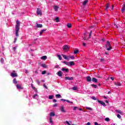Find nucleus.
<instances>
[{
	"instance_id": "nucleus-1",
	"label": "nucleus",
	"mask_w": 125,
	"mask_h": 125,
	"mask_svg": "<svg viewBox=\"0 0 125 125\" xmlns=\"http://www.w3.org/2000/svg\"><path fill=\"white\" fill-rule=\"evenodd\" d=\"M16 36L19 37V30L20 29V21L17 20L16 21Z\"/></svg>"
},
{
	"instance_id": "nucleus-2",
	"label": "nucleus",
	"mask_w": 125,
	"mask_h": 125,
	"mask_svg": "<svg viewBox=\"0 0 125 125\" xmlns=\"http://www.w3.org/2000/svg\"><path fill=\"white\" fill-rule=\"evenodd\" d=\"M105 47L107 49V50H111V49H112V47H111V44H110V42H107Z\"/></svg>"
},
{
	"instance_id": "nucleus-3",
	"label": "nucleus",
	"mask_w": 125,
	"mask_h": 125,
	"mask_svg": "<svg viewBox=\"0 0 125 125\" xmlns=\"http://www.w3.org/2000/svg\"><path fill=\"white\" fill-rule=\"evenodd\" d=\"M63 49L65 52H67V51H69L70 48H69V46H68L67 45H65L63 46Z\"/></svg>"
},
{
	"instance_id": "nucleus-4",
	"label": "nucleus",
	"mask_w": 125,
	"mask_h": 125,
	"mask_svg": "<svg viewBox=\"0 0 125 125\" xmlns=\"http://www.w3.org/2000/svg\"><path fill=\"white\" fill-rule=\"evenodd\" d=\"M60 110L62 113H66V110H65V107L64 106L62 105L60 107Z\"/></svg>"
},
{
	"instance_id": "nucleus-5",
	"label": "nucleus",
	"mask_w": 125,
	"mask_h": 125,
	"mask_svg": "<svg viewBox=\"0 0 125 125\" xmlns=\"http://www.w3.org/2000/svg\"><path fill=\"white\" fill-rule=\"evenodd\" d=\"M37 15H40V16H42V10L40 9L39 8H38L37 11Z\"/></svg>"
},
{
	"instance_id": "nucleus-6",
	"label": "nucleus",
	"mask_w": 125,
	"mask_h": 125,
	"mask_svg": "<svg viewBox=\"0 0 125 125\" xmlns=\"http://www.w3.org/2000/svg\"><path fill=\"white\" fill-rule=\"evenodd\" d=\"M11 76L12 78H15V77H17V73H15V71L14 70L13 72L11 73Z\"/></svg>"
},
{
	"instance_id": "nucleus-7",
	"label": "nucleus",
	"mask_w": 125,
	"mask_h": 125,
	"mask_svg": "<svg viewBox=\"0 0 125 125\" xmlns=\"http://www.w3.org/2000/svg\"><path fill=\"white\" fill-rule=\"evenodd\" d=\"M98 103H100V104H101V105H103V106H104V107L106 106V104H105V103H104V102L98 100Z\"/></svg>"
},
{
	"instance_id": "nucleus-8",
	"label": "nucleus",
	"mask_w": 125,
	"mask_h": 125,
	"mask_svg": "<svg viewBox=\"0 0 125 125\" xmlns=\"http://www.w3.org/2000/svg\"><path fill=\"white\" fill-rule=\"evenodd\" d=\"M65 80L68 81H72V80H74V77H65L64 78Z\"/></svg>"
},
{
	"instance_id": "nucleus-9",
	"label": "nucleus",
	"mask_w": 125,
	"mask_h": 125,
	"mask_svg": "<svg viewBox=\"0 0 125 125\" xmlns=\"http://www.w3.org/2000/svg\"><path fill=\"white\" fill-rule=\"evenodd\" d=\"M114 84L116 85L117 86H121L122 85V84L121 83V82H114Z\"/></svg>"
},
{
	"instance_id": "nucleus-10",
	"label": "nucleus",
	"mask_w": 125,
	"mask_h": 125,
	"mask_svg": "<svg viewBox=\"0 0 125 125\" xmlns=\"http://www.w3.org/2000/svg\"><path fill=\"white\" fill-rule=\"evenodd\" d=\"M116 112L118 113V114H120L122 115H124V112L120 110H118V109L116 110Z\"/></svg>"
},
{
	"instance_id": "nucleus-11",
	"label": "nucleus",
	"mask_w": 125,
	"mask_h": 125,
	"mask_svg": "<svg viewBox=\"0 0 125 125\" xmlns=\"http://www.w3.org/2000/svg\"><path fill=\"white\" fill-rule=\"evenodd\" d=\"M61 101H63V102H65L66 101L68 103H71L72 104L73 103L72 102H70V101H69L68 100H65V99H61Z\"/></svg>"
},
{
	"instance_id": "nucleus-12",
	"label": "nucleus",
	"mask_w": 125,
	"mask_h": 125,
	"mask_svg": "<svg viewBox=\"0 0 125 125\" xmlns=\"http://www.w3.org/2000/svg\"><path fill=\"white\" fill-rule=\"evenodd\" d=\"M87 82H88L90 83V82H91V77L90 76H87L86 78Z\"/></svg>"
},
{
	"instance_id": "nucleus-13",
	"label": "nucleus",
	"mask_w": 125,
	"mask_h": 125,
	"mask_svg": "<svg viewBox=\"0 0 125 125\" xmlns=\"http://www.w3.org/2000/svg\"><path fill=\"white\" fill-rule=\"evenodd\" d=\"M62 71H63V72H69V69H68V68H62Z\"/></svg>"
},
{
	"instance_id": "nucleus-14",
	"label": "nucleus",
	"mask_w": 125,
	"mask_h": 125,
	"mask_svg": "<svg viewBox=\"0 0 125 125\" xmlns=\"http://www.w3.org/2000/svg\"><path fill=\"white\" fill-rule=\"evenodd\" d=\"M62 57H63L64 59H65L66 60H68V59H69V57H67V56L63 55V54H62Z\"/></svg>"
},
{
	"instance_id": "nucleus-15",
	"label": "nucleus",
	"mask_w": 125,
	"mask_h": 125,
	"mask_svg": "<svg viewBox=\"0 0 125 125\" xmlns=\"http://www.w3.org/2000/svg\"><path fill=\"white\" fill-rule=\"evenodd\" d=\"M57 75L59 77H62V72H61V71H59L58 72Z\"/></svg>"
},
{
	"instance_id": "nucleus-16",
	"label": "nucleus",
	"mask_w": 125,
	"mask_h": 125,
	"mask_svg": "<svg viewBox=\"0 0 125 125\" xmlns=\"http://www.w3.org/2000/svg\"><path fill=\"white\" fill-rule=\"evenodd\" d=\"M17 87L18 89H23V87H22L21 85H18V84H17Z\"/></svg>"
},
{
	"instance_id": "nucleus-17",
	"label": "nucleus",
	"mask_w": 125,
	"mask_h": 125,
	"mask_svg": "<svg viewBox=\"0 0 125 125\" xmlns=\"http://www.w3.org/2000/svg\"><path fill=\"white\" fill-rule=\"evenodd\" d=\"M47 58V57L46 56H42L41 58V59L42 60H46V59Z\"/></svg>"
},
{
	"instance_id": "nucleus-18",
	"label": "nucleus",
	"mask_w": 125,
	"mask_h": 125,
	"mask_svg": "<svg viewBox=\"0 0 125 125\" xmlns=\"http://www.w3.org/2000/svg\"><path fill=\"white\" fill-rule=\"evenodd\" d=\"M45 31H46V29L42 30L40 31V36H42V34H43V32H45Z\"/></svg>"
},
{
	"instance_id": "nucleus-19",
	"label": "nucleus",
	"mask_w": 125,
	"mask_h": 125,
	"mask_svg": "<svg viewBox=\"0 0 125 125\" xmlns=\"http://www.w3.org/2000/svg\"><path fill=\"white\" fill-rule=\"evenodd\" d=\"M92 81L93 83H97V82H98L97 79L95 78H93L92 79Z\"/></svg>"
},
{
	"instance_id": "nucleus-20",
	"label": "nucleus",
	"mask_w": 125,
	"mask_h": 125,
	"mask_svg": "<svg viewBox=\"0 0 125 125\" xmlns=\"http://www.w3.org/2000/svg\"><path fill=\"white\" fill-rule=\"evenodd\" d=\"M125 3L124 4V6L123 7V8L121 10L122 13H124V12H125Z\"/></svg>"
},
{
	"instance_id": "nucleus-21",
	"label": "nucleus",
	"mask_w": 125,
	"mask_h": 125,
	"mask_svg": "<svg viewBox=\"0 0 125 125\" xmlns=\"http://www.w3.org/2000/svg\"><path fill=\"white\" fill-rule=\"evenodd\" d=\"M36 27L37 28H42V24H37Z\"/></svg>"
},
{
	"instance_id": "nucleus-22",
	"label": "nucleus",
	"mask_w": 125,
	"mask_h": 125,
	"mask_svg": "<svg viewBox=\"0 0 125 125\" xmlns=\"http://www.w3.org/2000/svg\"><path fill=\"white\" fill-rule=\"evenodd\" d=\"M87 2H88V0H85L83 2V5L84 6L86 3H87Z\"/></svg>"
},
{
	"instance_id": "nucleus-23",
	"label": "nucleus",
	"mask_w": 125,
	"mask_h": 125,
	"mask_svg": "<svg viewBox=\"0 0 125 125\" xmlns=\"http://www.w3.org/2000/svg\"><path fill=\"white\" fill-rule=\"evenodd\" d=\"M58 8H59V7H58L57 6H54V9H55V11H58Z\"/></svg>"
},
{
	"instance_id": "nucleus-24",
	"label": "nucleus",
	"mask_w": 125,
	"mask_h": 125,
	"mask_svg": "<svg viewBox=\"0 0 125 125\" xmlns=\"http://www.w3.org/2000/svg\"><path fill=\"white\" fill-rule=\"evenodd\" d=\"M39 95H38V94H35L33 96V98H34V99H37Z\"/></svg>"
},
{
	"instance_id": "nucleus-25",
	"label": "nucleus",
	"mask_w": 125,
	"mask_h": 125,
	"mask_svg": "<svg viewBox=\"0 0 125 125\" xmlns=\"http://www.w3.org/2000/svg\"><path fill=\"white\" fill-rule=\"evenodd\" d=\"M75 65V63L74 62H69V66H74Z\"/></svg>"
},
{
	"instance_id": "nucleus-26",
	"label": "nucleus",
	"mask_w": 125,
	"mask_h": 125,
	"mask_svg": "<svg viewBox=\"0 0 125 125\" xmlns=\"http://www.w3.org/2000/svg\"><path fill=\"white\" fill-rule=\"evenodd\" d=\"M50 116H51V117H54V116H55V113L54 112H51L50 113Z\"/></svg>"
},
{
	"instance_id": "nucleus-27",
	"label": "nucleus",
	"mask_w": 125,
	"mask_h": 125,
	"mask_svg": "<svg viewBox=\"0 0 125 125\" xmlns=\"http://www.w3.org/2000/svg\"><path fill=\"white\" fill-rule=\"evenodd\" d=\"M55 21H56V22H59V18L58 17H57L56 18V19H55Z\"/></svg>"
},
{
	"instance_id": "nucleus-28",
	"label": "nucleus",
	"mask_w": 125,
	"mask_h": 125,
	"mask_svg": "<svg viewBox=\"0 0 125 125\" xmlns=\"http://www.w3.org/2000/svg\"><path fill=\"white\" fill-rule=\"evenodd\" d=\"M57 57L59 58L60 60H62V57H61V55H58Z\"/></svg>"
},
{
	"instance_id": "nucleus-29",
	"label": "nucleus",
	"mask_w": 125,
	"mask_h": 125,
	"mask_svg": "<svg viewBox=\"0 0 125 125\" xmlns=\"http://www.w3.org/2000/svg\"><path fill=\"white\" fill-rule=\"evenodd\" d=\"M56 97H57V98H61V95L57 94L56 95Z\"/></svg>"
},
{
	"instance_id": "nucleus-30",
	"label": "nucleus",
	"mask_w": 125,
	"mask_h": 125,
	"mask_svg": "<svg viewBox=\"0 0 125 125\" xmlns=\"http://www.w3.org/2000/svg\"><path fill=\"white\" fill-rule=\"evenodd\" d=\"M42 67L45 68H47V66H46V64H45V63L42 64Z\"/></svg>"
},
{
	"instance_id": "nucleus-31",
	"label": "nucleus",
	"mask_w": 125,
	"mask_h": 125,
	"mask_svg": "<svg viewBox=\"0 0 125 125\" xmlns=\"http://www.w3.org/2000/svg\"><path fill=\"white\" fill-rule=\"evenodd\" d=\"M66 124L68 125H71V124H72V122L70 121L69 122L68 121H66L65 122Z\"/></svg>"
},
{
	"instance_id": "nucleus-32",
	"label": "nucleus",
	"mask_w": 125,
	"mask_h": 125,
	"mask_svg": "<svg viewBox=\"0 0 125 125\" xmlns=\"http://www.w3.org/2000/svg\"><path fill=\"white\" fill-rule=\"evenodd\" d=\"M49 123L50 124L53 125V121H52V119H51V118H50Z\"/></svg>"
},
{
	"instance_id": "nucleus-33",
	"label": "nucleus",
	"mask_w": 125,
	"mask_h": 125,
	"mask_svg": "<svg viewBox=\"0 0 125 125\" xmlns=\"http://www.w3.org/2000/svg\"><path fill=\"white\" fill-rule=\"evenodd\" d=\"M86 110H89L90 111H92V108L91 107H88L87 106L86 107Z\"/></svg>"
},
{
	"instance_id": "nucleus-34",
	"label": "nucleus",
	"mask_w": 125,
	"mask_h": 125,
	"mask_svg": "<svg viewBox=\"0 0 125 125\" xmlns=\"http://www.w3.org/2000/svg\"><path fill=\"white\" fill-rule=\"evenodd\" d=\"M104 121H105V122H110V118H106L104 119Z\"/></svg>"
},
{
	"instance_id": "nucleus-35",
	"label": "nucleus",
	"mask_w": 125,
	"mask_h": 125,
	"mask_svg": "<svg viewBox=\"0 0 125 125\" xmlns=\"http://www.w3.org/2000/svg\"><path fill=\"white\" fill-rule=\"evenodd\" d=\"M63 63H64V64H65V65H67V66H69V62H63Z\"/></svg>"
},
{
	"instance_id": "nucleus-36",
	"label": "nucleus",
	"mask_w": 125,
	"mask_h": 125,
	"mask_svg": "<svg viewBox=\"0 0 125 125\" xmlns=\"http://www.w3.org/2000/svg\"><path fill=\"white\" fill-rule=\"evenodd\" d=\"M92 86H93V87H94V88H97V85H95L94 84H92L91 85Z\"/></svg>"
},
{
	"instance_id": "nucleus-37",
	"label": "nucleus",
	"mask_w": 125,
	"mask_h": 125,
	"mask_svg": "<svg viewBox=\"0 0 125 125\" xmlns=\"http://www.w3.org/2000/svg\"><path fill=\"white\" fill-rule=\"evenodd\" d=\"M109 8V4H107L106 5V8H105V10H108V9Z\"/></svg>"
},
{
	"instance_id": "nucleus-38",
	"label": "nucleus",
	"mask_w": 125,
	"mask_h": 125,
	"mask_svg": "<svg viewBox=\"0 0 125 125\" xmlns=\"http://www.w3.org/2000/svg\"><path fill=\"white\" fill-rule=\"evenodd\" d=\"M67 27L68 28H71L72 27V24L71 23H68Z\"/></svg>"
},
{
	"instance_id": "nucleus-39",
	"label": "nucleus",
	"mask_w": 125,
	"mask_h": 125,
	"mask_svg": "<svg viewBox=\"0 0 125 125\" xmlns=\"http://www.w3.org/2000/svg\"><path fill=\"white\" fill-rule=\"evenodd\" d=\"M69 58H71V59H75V57H74L73 56H70V57H68V59Z\"/></svg>"
},
{
	"instance_id": "nucleus-40",
	"label": "nucleus",
	"mask_w": 125,
	"mask_h": 125,
	"mask_svg": "<svg viewBox=\"0 0 125 125\" xmlns=\"http://www.w3.org/2000/svg\"><path fill=\"white\" fill-rule=\"evenodd\" d=\"M49 99H53V95H50L49 96Z\"/></svg>"
},
{
	"instance_id": "nucleus-41",
	"label": "nucleus",
	"mask_w": 125,
	"mask_h": 125,
	"mask_svg": "<svg viewBox=\"0 0 125 125\" xmlns=\"http://www.w3.org/2000/svg\"><path fill=\"white\" fill-rule=\"evenodd\" d=\"M13 83H17V81H16V79L15 78L13 80Z\"/></svg>"
},
{
	"instance_id": "nucleus-42",
	"label": "nucleus",
	"mask_w": 125,
	"mask_h": 125,
	"mask_svg": "<svg viewBox=\"0 0 125 125\" xmlns=\"http://www.w3.org/2000/svg\"><path fill=\"white\" fill-rule=\"evenodd\" d=\"M79 52V50H76L74 51V54H77Z\"/></svg>"
},
{
	"instance_id": "nucleus-43",
	"label": "nucleus",
	"mask_w": 125,
	"mask_h": 125,
	"mask_svg": "<svg viewBox=\"0 0 125 125\" xmlns=\"http://www.w3.org/2000/svg\"><path fill=\"white\" fill-rule=\"evenodd\" d=\"M117 118H118V119H121L122 116H121L120 114H117Z\"/></svg>"
},
{
	"instance_id": "nucleus-44",
	"label": "nucleus",
	"mask_w": 125,
	"mask_h": 125,
	"mask_svg": "<svg viewBox=\"0 0 125 125\" xmlns=\"http://www.w3.org/2000/svg\"><path fill=\"white\" fill-rule=\"evenodd\" d=\"M46 73V71L44 70L43 71H42V75H44V74Z\"/></svg>"
},
{
	"instance_id": "nucleus-45",
	"label": "nucleus",
	"mask_w": 125,
	"mask_h": 125,
	"mask_svg": "<svg viewBox=\"0 0 125 125\" xmlns=\"http://www.w3.org/2000/svg\"><path fill=\"white\" fill-rule=\"evenodd\" d=\"M72 89H73V90H77V89H78V88L77 87H73L72 88Z\"/></svg>"
},
{
	"instance_id": "nucleus-46",
	"label": "nucleus",
	"mask_w": 125,
	"mask_h": 125,
	"mask_svg": "<svg viewBox=\"0 0 125 125\" xmlns=\"http://www.w3.org/2000/svg\"><path fill=\"white\" fill-rule=\"evenodd\" d=\"M91 34H92V31H91L89 33V38H90V37H91Z\"/></svg>"
},
{
	"instance_id": "nucleus-47",
	"label": "nucleus",
	"mask_w": 125,
	"mask_h": 125,
	"mask_svg": "<svg viewBox=\"0 0 125 125\" xmlns=\"http://www.w3.org/2000/svg\"><path fill=\"white\" fill-rule=\"evenodd\" d=\"M4 62V60H3V58H1L0 62L1 63H3Z\"/></svg>"
},
{
	"instance_id": "nucleus-48",
	"label": "nucleus",
	"mask_w": 125,
	"mask_h": 125,
	"mask_svg": "<svg viewBox=\"0 0 125 125\" xmlns=\"http://www.w3.org/2000/svg\"><path fill=\"white\" fill-rule=\"evenodd\" d=\"M31 87L33 88V89L36 90V87H34V86H33V84H31Z\"/></svg>"
},
{
	"instance_id": "nucleus-49",
	"label": "nucleus",
	"mask_w": 125,
	"mask_h": 125,
	"mask_svg": "<svg viewBox=\"0 0 125 125\" xmlns=\"http://www.w3.org/2000/svg\"><path fill=\"white\" fill-rule=\"evenodd\" d=\"M55 68H56L57 69H59V65H56L55 66Z\"/></svg>"
},
{
	"instance_id": "nucleus-50",
	"label": "nucleus",
	"mask_w": 125,
	"mask_h": 125,
	"mask_svg": "<svg viewBox=\"0 0 125 125\" xmlns=\"http://www.w3.org/2000/svg\"><path fill=\"white\" fill-rule=\"evenodd\" d=\"M37 83L38 84L40 85V80H37Z\"/></svg>"
},
{
	"instance_id": "nucleus-51",
	"label": "nucleus",
	"mask_w": 125,
	"mask_h": 125,
	"mask_svg": "<svg viewBox=\"0 0 125 125\" xmlns=\"http://www.w3.org/2000/svg\"><path fill=\"white\" fill-rule=\"evenodd\" d=\"M92 99H93V100H96V98H95V97H92Z\"/></svg>"
},
{
	"instance_id": "nucleus-52",
	"label": "nucleus",
	"mask_w": 125,
	"mask_h": 125,
	"mask_svg": "<svg viewBox=\"0 0 125 125\" xmlns=\"http://www.w3.org/2000/svg\"><path fill=\"white\" fill-rule=\"evenodd\" d=\"M76 109H78V107H77V106H74V108H73V110H74V111H76Z\"/></svg>"
},
{
	"instance_id": "nucleus-53",
	"label": "nucleus",
	"mask_w": 125,
	"mask_h": 125,
	"mask_svg": "<svg viewBox=\"0 0 125 125\" xmlns=\"http://www.w3.org/2000/svg\"><path fill=\"white\" fill-rule=\"evenodd\" d=\"M57 106H58V104H55L53 105V107H57Z\"/></svg>"
},
{
	"instance_id": "nucleus-54",
	"label": "nucleus",
	"mask_w": 125,
	"mask_h": 125,
	"mask_svg": "<svg viewBox=\"0 0 125 125\" xmlns=\"http://www.w3.org/2000/svg\"><path fill=\"white\" fill-rule=\"evenodd\" d=\"M53 102H54V103H56V102H57V101L56 100H55V99H54V100H53Z\"/></svg>"
},
{
	"instance_id": "nucleus-55",
	"label": "nucleus",
	"mask_w": 125,
	"mask_h": 125,
	"mask_svg": "<svg viewBox=\"0 0 125 125\" xmlns=\"http://www.w3.org/2000/svg\"><path fill=\"white\" fill-rule=\"evenodd\" d=\"M95 125H101L98 124V123L97 122H95Z\"/></svg>"
},
{
	"instance_id": "nucleus-56",
	"label": "nucleus",
	"mask_w": 125,
	"mask_h": 125,
	"mask_svg": "<svg viewBox=\"0 0 125 125\" xmlns=\"http://www.w3.org/2000/svg\"><path fill=\"white\" fill-rule=\"evenodd\" d=\"M43 86L45 87V88H47V87L46 86V85L45 84H43Z\"/></svg>"
},
{
	"instance_id": "nucleus-57",
	"label": "nucleus",
	"mask_w": 125,
	"mask_h": 125,
	"mask_svg": "<svg viewBox=\"0 0 125 125\" xmlns=\"http://www.w3.org/2000/svg\"><path fill=\"white\" fill-rule=\"evenodd\" d=\"M110 79H111V80H112V81H114V77H110Z\"/></svg>"
},
{
	"instance_id": "nucleus-58",
	"label": "nucleus",
	"mask_w": 125,
	"mask_h": 125,
	"mask_svg": "<svg viewBox=\"0 0 125 125\" xmlns=\"http://www.w3.org/2000/svg\"><path fill=\"white\" fill-rule=\"evenodd\" d=\"M90 123L89 122H88L86 125H90Z\"/></svg>"
},
{
	"instance_id": "nucleus-59",
	"label": "nucleus",
	"mask_w": 125,
	"mask_h": 125,
	"mask_svg": "<svg viewBox=\"0 0 125 125\" xmlns=\"http://www.w3.org/2000/svg\"><path fill=\"white\" fill-rule=\"evenodd\" d=\"M13 50L15 51L16 50V47H13Z\"/></svg>"
},
{
	"instance_id": "nucleus-60",
	"label": "nucleus",
	"mask_w": 125,
	"mask_h": 125,
	"mask_svg": "<svg viewBox=\"0 0 125 125\" xmlns=\"http://www.w3.org/2000/svg\"><path fill=\"white\" fill-rule=\"evenodd\" d=\"M83 46H85V45H86L85 43H83Z\"/></svg>"
},
{
	"instance_id": "nucleus-61",
	"label": "nucleus",
	"mask_w": 125,
	"mask_h": 125,
	"mask_svg": "<svg viewBox=\"0 0 125 125\" xmlns=\"http://www.w3.org/2000/svg\"><path fill=\"white\" fill-rule=\"evenodd\" d=\"M115 27H116V28H119V26H118V25L115 24Z\"/></svg>"
},
{
	"instance_id": "nucleus-62",
	"label": "nucleus",
	"mask_w": 125,
	"mask_h": 125,
	"mask_svg": "<svg viewBox=\"0 0 125 125\" xmlns=\"http://www.w3.org/2000/svg\"><path fill=\"white\" fill-rule=\"evenodd\" d=\"M79 111H83V109H82V108H79Z\"/></svg>"
},
{
	"instance_id": "nucleus-63",
	"label": "nucleus",
	"mask_w": 125,
	"mask_h": 125,
	"mask_svg": "<svg viewBox=\"0 0 125 125\" xmlns=\"http://www.w3.org/2000/svg\"><path fill=\"white\" fill-rule=\"evenodd\" d=\"M105 54L108 55V52H105Z\"/></svg>"
},
{
	"instance_id": "nucleus-64",
	"label": "nucleus",
	"mask_w": 125,
	"mask_h": 125,
	"mask_svg": "<svg viewBox=\"0 0 125 125\" xmlns=\"http://www.w3.org/2000/svg\"><path fill=\"white\" fill-rule=\"evenodd\" d=\"M104 99H107L106 97L104 96Z\"/></svg>"
}]
</instances>
